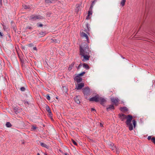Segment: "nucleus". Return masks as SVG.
<instances>
[{
	"label": "nucleus",
	"mask_w": 155,
	"mask_h": 155,
	"mask_svg": "<svg viewBox=\"0 0 155 155\" xmlns=\"http://www.w3.org/2000/svg\"><path fill=\"white\" fill-rule=\"evenodd\" d=\"M91 52L88 46L87 45H85L84 46H80V54H86V52L88 53V54Z\"/></svg>",
	"instance_id": "f257e3e1"
},
{
	"label": "nucleus",
	"mask_w": 155,
	"mask_h": 155,
	"mask_svg": "<svg viewBox=\"0 0 155 155\" xmlns=\"http://www.w3.org/2000/svg\"><path fill=\"white\" fill-rule=\"evenodd\" d=\"M127 120L126 121V124L128 126L129 129L131 131L133 130V126L131 121L133 119V117L130 115H128L127 116Z\"/></svg>",
	"instance_id": "f03ea898"
},
{
	"label": "nucleus",
	"mask_w": 155,
	"mask_h": 155,
	"mask_svg": "<svg viewBox=\"0 0 155 155\" xmlns=\"http://www.w3.org/2000/svg\"><path fill=\"white\" fill-rule=\"evenodd\" d=\"M82 92L85 98H87V97L90 95V91L88 87H85L83 89Z\"/></svg>",
	"instance_id": "7ed1b4c3"
},
{
	"label": "nucleus",
	"mask_w": 155,
	"mask_h": 155,
	"mask_svg": "<svg viewBox=\"0 0 155 155\" xmlns=\"http://www.w3.org/2000/svg\"><path fill=\"white\" fill-rule=\"evenodd\" d=\"M43 18V17L40 15H35L30 16V19L32 21H35L38 19H42Z\"/></svg>",
	"instance_id": "20e7f679"
},
{
	"label": "nucleus",
	"mask_w": 155,
	"mask_h": 155,
	"mask_svg": "<svg viewBox=\"0 0 155 155\" xmlns=\"http://www.w3.org/2000/svg\"><path fill=\"white\" fill-rule=\"evenodd\" d=\"M110 101L113 104L117 105L118 103L119 102V99L117 97H112L110 98Z\"/></svg>",
	"instance_id": "39448f33"
},
{
	"label": "nucleus",
	"mask_w": 155,
	"mask_h": 155,
	"mask_svg": "<svg viewBox=\"0 0 155 155\" xmlns=\"http://www.w3.org/2000/svg\"><path fill=\"white\" fill-rule=\"evenodd\" d=\"M86 54H80L81 56H83L84 58L82 61H86L88 60L89 58L90 57V56L89 55V54H88V53L86 52Z\"/></svg>",
	"instance_id": "423d86ee"
},
{
	"label": "nucleus",
	"mask_w": 155,
	"mask_h": 155,
	"mask_svg": "<svg viewBox=\"0 0 155 155\" xmlns=\"http://www.w3.org/2000/svg\"><path fill=\"white\" fill-rule=\"evenodd\" d=\"M99 96L98 95H96L94 97H92L89 99V101H95L96 102H99Z\"/></svg>",
	"instance_id": "0eeeda50"
},
{
	"label": "nucleus",
	"mask_w": 155,
	"mask_h": 155,
	"mask_svg": "<svg viewBox=\"0 0 155 155\" xmlns=\"http://www.w3.org/2000/svg\"><path fill=\"white\" fill-rule=\"evenodd\" d=\"M74 80L78 83L82 81V78H81L79 75L76 76L74 78Z\"/></svg>",
	"instance_id": "6e6552de"
},
{
	"label": "nucleus",
	"mask_w": 155,
	"mask_h": 155,
	"mask_svg": "<svg viewBox=\"0 0 155 155\" xmlns=\"http://www.w3.org/2000/svg\"><path fill=\"white\" fill-rule=\"evenodd\" d=\"M84 86V84L83 83H77L76 85V88L77 90H80Z\"/></svg>",
	"instance_id": "1a4fd4ad"
},
{
	"label": "nucleus",
	"mask_w": 155,
	"mask_h": 155,
	"mask_svg": "<svg viewBox=\"0 0 155 155\" xmlns=\"http://www.w3.org/2000/svg\"><path fill=\"white\" fill-rule=\"evenodd\" d=\"M119 118L122 121L124 120V119H126L127 116L125 114H118Z\"/></svg>",
	"instance_id": "9d476101"
},
{
	"label": "nucleus",
	"mask_w": 155,
	"mask_h": 155,
	"mask_svg": "<svg viewBox=\"0 0 155 155\" xmlns=\"http://www.w3.org/2000/svg\"><path fill=\"white\" fill-rule=\"evenodd\" d=\"M46 110H47V111L48 112V113L50 117V118H52V114L51 111V110H50V109L49 107L48 106H47L46 107Z\"/></svg>",
	"instance_id": "9b49d317"
},
{
	"label": "nucleus",
	"mask_w": 155,
	"mask_h": 155,
	"mask_svg": "<svg viewBox=\"0 0 155 155\" xmlns=\"http://www.w3.org/2000/svg\"><path fill=\"white\" fill-rule=\"evenodd\" d=\"M99 102H100V104L101 105H103L104 104V103L106 102V100L104 98L99 96Z\"/></svg>",
	"instance_id": "f8f14e48"
},
{
	"label": "nucleus",
	"mask_w": 155,
	"mask_h": 155,
	"mask_svg": "<svg viewBox=\"0 0 155 155\" xmlns=\"http://www.w3.org/2000/svg\"><path fill=\"white\" fill-rule=\"evenodd\" d=\"M81 37L85 38L86 39V41L88 42L89 38L88 36L86 34L83 32H81Z\"/></svg>",
	"instance_id": "ddd939ff"
},
{
	"label": "nucleus",
	"mask_w": 155,
	"mask_h": 155,
	"mask_svg": "<svg viewBox=\"0 0 155 155\" xmlns=\"http://www.w3.org/2000/svg\"><path fill=\"white\" fill-rule=\"evenodd\" d=\"M114 107L113 104H111L109 105L108 107H107L106 110L107 111H109L110 110H114Z\"/></svg>",
	"instance_id": "4468645a"
},
{
	"label": "nucleus",
	"mask_w": 155,
	"mask_h": 155,
	"mask_svg": "<svg viewBox=\"0 0 155 155\" xmlns=\"http://www.w3.org/2000/svg\"><path fill=\"white\" fill-rule=\"evenodd\" d=\"M74 100L75 102L78 104H79L80 103V97L79 96H76L74 98Z\"/></svg>",
	"instance_id": "2eb2a0df"
},
{
	"label": "nucleus",
	"mask_w": 155,
	"mask_h": 155,
	"mask_svg": "<svg viewBox=\"0 0 155 155\" xmlns=\"http://www.w3.org/2000/svg\"><path fill=\"white\" fill-rule=\"evenodd\" d=\"M86 29H85V31L87 33H88L90 31V25L88 23H86Z\"/></svg>",
	"instance_id": "dca6fc26"
},
{
	"label": "nucleus",
	"mask_w": 155,
	"mask_h": 155,
	"mask_svg": "<svg viewBox=\"0 0 155 155\" xmlns=\"http://www.w3.org/2000/svg\"><path fill=\"white\" fill-rule=\"evenodd\" d=\"M57 1V0H45L46 3H55Z\"/></svg>",
	"instance_id": "f3484780"
},
{
	"label": "nucleus",
	"mask_w": 155,
	"mask_h": 155,
	"mask_svg": "<svg viewBox=\"0 0 155 155\" xmlns=\"http://www.w3.org/2000/svg\"><path fill=\"white\" fill-rule=\"evenodd\" d=\"M14 111L16 114H17L20 111V109L19 107H15L14 108Z\"/></svg>",
	"instance_id": "a211bd4d"
},
{
	"label": "nucleus",
	"mask_w": 155,
	"mask_h": 155,
	"mask_svg": "<svg viewBox=\"0 0 155 155\" xmlns=\"http://www.w3.org/2000/svg\"><path fill=\"white\" fill-rule=\"evenodd\" d=\"M39 142L40 143V145L42 147H45L47 149L48 148V147L45 143H42L41 141H39Z\"/></svg>",
	"instance_id": "6ab92c4d"
},
{
	"label": "nucleus",
	"mask_w": 155,
	"mask_h": 155,
	"mask_svg": "<svg viewBox=\"0 0 155 155\" xmlns=\"http://www.w3.org/2000/svg\"><path fill=\"white\" fill-rule=\"evenodd\" d=\"M83 67L86 69L88 70L90 68V67L86 63H84L83 64Z\"/></svg>",
	"instance_id": "aec40b11"
},
{
	"label": "nucleus",
	"mask_w": 155,
	"mask_h": 155,
	"mask_svg": "<svg viewBox=\"0 0 155 155\" xmlns=\"http://www.w3.org/2000/svg\"><path fill=\"white\" fill-rule=\"evenodd\" d=\"M74 64V62H72L71 64L69 65V66L68 68V70L69 71H71L72 69Z\"/></svg>",
	"instance_id": "412c9836"
},
{
	"label": "nucleus",
	"mask_w": 155,
	"mask_h": 155,
	"mask_svg": "<svg viewBox=\"0 0 155 155\" xmlns=\"http://www.w3.org/2000/svg\"><path fill=\"white\" fill-rule=\"evenodd\" d=\"M92 14V10H89L88 13V15L87 17L86 18V19H88L89 18L90 15Z\"/></svg>",
	"instance_id": "4be33fe9"
},
{
	"label": "nucleus",
	"mask_w": 155,
	"mask_h": 155,
	"mask_svg": "<svg viewBox=\"0 0 155 155\" xmlns=\"http://www.w3.org/2000/svg\"><path fill=\"white\" fill-rule=\"evenodd\" d=\"M46 34V33L45 31H41L38 34V35H42V36H43L45 35Z\"/></svg>",
	"instance_id": "5701e85b"
},
{
	"label": "nucleus",
	"mask_w": 155,
	"mask_h": 155,
	"mask_svg": "<svg viewBox=\"0 0 155 155\" xmlns=\"http://www.w3.org/2000/svg\"><path fill=\"white\" fill-rule=\"evenodd\" d=\"M120 110L121 111H128V109L126 107H121L120 108Z\"/></svg>",
	"instance_id": "b1692460"
},
{
	"label": "nucleus",
	"mask_w": 155,
	"mask_h": 155,
	"mask_svg": "<svg viewBox=\"0 0 155 155\" xmlns=\"http://www.w3.org/2000/svg\"><path fill=\"white\" fill-rule=\"evenodd\" d=\"M126 1V0H122L121 1L120 4L122 7L124 5Z\"/></svg>",
	"instance_id": "393cba45"
},
{
	"label": "nucleus",
	"mask_w": 155,
	"mask_h": 155,
	"mask_svg": "<svg viewBox=\"0 0 155 155\" xmlns=\"http://www.w3.org/2000/svg\"><path fill=\"white\" fill-rule=\"evenodd\" d=\"M6 125L7 127H10L12 126L11 124L9 122H7L6 123Z\"/></svg>",
	"instance_id": "a878e982"
},
{
	"label": "nucleus",
	"mask_w": 155,
	"mask_h": 155,
	"mask_svg": "<svg viewBox=\"0 0 155 155\" xmlns=\"http://www.w3.org/2000/svg\"><path fill=\"white\" fill-rule=\"evenodd\" d=\"M22 6L25 9H31L29 5H22Z\"/></svg>",
	"instance_id": "bb28decb"
},
{
	"label": "nucleus",
	"mask_w": 155,
	"mask_h": 155,
	"mask_svg": "<svg viewBox=\"0 0 155 155\" xmlns=\"http://www.w3.org/2000/svg\"><path fill=\"white\" fill-rule=\"evenodd\" d=\"M114 144H111L110 145V148L112 149V150H114L115 148V147L114 146Z\"/></svg>",
	"instance_id": "cd10ccee"
},
{
	"label": "nucleus",
	"mask_w": 155,
	"mask_h": 155,
	"mask_svg": "<svg viewBox=\"0 0 155 155\" xmlns=\"http://www.w3.org/2000/svg\"><path fill=\"white\" fill-rule=\"evenodd\" d=\"M133 124L134 125V128H135L136 126V121L134 119L132 120Z\"/></svg>",
	"instance_id": "c85d7f7f"
},
{
	"label": "nucleus",
	"mask_w": 155,
	"mask_h": 155,
	"mask_svg": "<svg viewBox=\"0 0 155 155\" xmlns=\"http://www.w3.org/2000/svg\"><path fill=\"white\" fill-rule=\"evenodd\" d=\"M20 90L22 91H24L25 90V88L24 87H21L20 88Z\"/></svg>",
	"instance_id": "c756f323"
},
{
	"label": "nucleus",
	"mask_w": 155,
	"mask_h": 155,
	"mask_svg": "<svg viewBox=\"0 0 155 155\" xmlns=\"http://www.w3.org/2000/svg\"><path fill=\"white\" fill-rule=\"evenodd\" d=\"M72 143H73L76 146H77L78 144L77 143H76V142L74 141V140L73 139H72Z\"/></svg>",
	"instance_id": "7c9ffc66"
},
{
	"label": "nucleus",
	"mask_w": 155,
	"mask_h": 155,
	"mask_svg": "<svg viewBox=\"0 0 155 155\" xmlns=\"http://www.w3.org/2000/svg\"><path fill=\"white\" fill-rule=\"evenodd\" d=\"M152 141L155 144V138L154 137H153L151 139Z\"/></svg>",
	"instance_id": "2f4dec72"
},
{
	"label": "nucleus",
	"mask_w": 155,
	"mask_h": 155,
	"mask_svg": "<svg viewBox=\"0 0 155 155\" xmlns=\"http://www.w3.org/2000/svg\"><path fill=\"white\" fill-rule=\"evenodd\" d=\"M85 73H86L85 72L83 71L81 73H80L78 75H79L80 76H82L84 74H85Z\"/></svg>",
	"instance_id": "473e14b6"
},
{
	"label": "nucleus",
	"mask_w": 155,
	"mask_h": 155,
	"mask_svg": "<svg viewBox=\"0 0 155 155\" xmlns=\"http://www.w3.org/2000/svg\"><path fill=\"white\" fill-rule=\"evenodd\" d=\"M93 4H91V5H90V8L89 9V10H92V8H93Z\"/></svg>",
	"instance_id": "72a5a7b5"
},
{
	"label": "nucleus",
	"mask_w": 155,
	"mask_h": 155,
	"mask_svg": "<svg viewBox=\"0 0 155 155\" xmlns=\"http://www.w3.org/2000/svg\"><path fill=\"white\" fill-rule=\"evenodd\" d=\"M53 41H54V42H55V43H58V42H59V41H58L56 39H51Z\"/></svg>",
	"instance_id": "f704fd0d"
},
{
	"label": "nucleus",
	"mask_w": 155,
	"mask_h": 155,
	"mask_svg": "<svg viewBox=\"0 0 155 155\" xmlns=\"http://www.w3.org/2000/svg\"><path fill=\"white\" fill-rule=\"evenodd\" d=\"M46 98L48 100H50V97L48 95H47Z\"/></svg>",
	"instance_id": "c9c22d12"
},
{
	"label": "nucleus",
	"mask_w": 155,
	"mask_h": 155,
	"mask_svg": "<svg viewBox=\"0 0 155 155\" xmlns=\"http://www.w3.org/2000/svg\"><path fill=\"white\" fill-rule=\"evenodd\" d=\"M37 127L34 126H33L32 127L31 129L33 130H35L36 129Z\"/></svg>",
	"instance_id": "e433bc0d"
},
{
	"label": "nucleus",
	"mask_w": 155,
	"mask_h": 155,
	"mask_svg": "<svg viewBox=\"0 0 155 155\" xmlns=\"http://www.w3.org/2000/svg\"><path fill=\"white\" fill-rule=\"evenodd\" d=\"M96 1L97 0H94L92 2V3L91 4H93L94 6L95 4V2H96Z\"/></svg>",
	"instance_id": "4c0bfd02"
},
{
	"label": "nucleus",
	"mask_w": 155,
	"mask_h": 155,
	"mask_svg": "<svg viewBox=\"0 0 155 155\" xmlns=\"http://www.w3.org/2000/svg\"><path fill=\"white\" fill-rule=\"evenodd\" d=\"M81 66H82V65H81V64H80L79 65V66L77 67V69L78 70L79 69L81 68Z\"/></svg>",
	"instance_id": "58836bf2"
},
{
	"label": "nucleus",
	"mask_w": 155,
	"mask_h": 155,
	"mask_svg": "<svg viewBox=\"0 0 155 155\" xmlns=\"http://www.w3.org/2000/svg\"><path fill=\"white\" fill-rule=\"evenodd\" d=\"M32 28L30 26H27L26 27V29H31Z\"/></svg>",
	"instance_id": "ea45409f"
},
{
	"label": "nucleus",
	"mask_w": 155,
	"mask_h": 155,
	"mask_svg": "<svg viewBox=\"0 0 155 155\" xmlns=\"http://www.w3.org/2000/svg\"><path fill=\"white\" fill-rule=\"evenodd\" d=\"M43 26V25L42 24H39L38 25V27H41Z\"/></svg>",
	"instance_id": "a19ab883"
},
{
	"label": "nucleus",
	"mask_w": 155,
	"mask_h": 155,
	"mask_svg": "<svg viewBox=\"0 0 155 155\" xmlns=\"http://www.w3.org/2000/svg\"><path fill=\"white\" fill-rule=\"evenodd\" d=\"M151 136H149L147 137V139L148 140H151Z\"/></svg>",
	"instance_id": "79ce46f5"
},
{
	"label": "nucleus",
	"mask_w": 155,
	"mask_h": 155,
	"mask_svg": "<svg viewBox=\"0 0 155 155\" xmlns=\"http://www.w3.org/2000/svg\"><path fill=\"white\" fill-rule=\"evenodd\" d=\"M3 36V34L1 32H0V37H2Z\"/></svg>",
	"instance_id": "37998d69"
},
{
	"label": "nucleus",
	"mask_w": 155,
	"mask_h": 155,
	"mask_svg": "<svg viewBox=\"0 0 155 155\" xmlns=\"http://www.w3.org/2000/svg\"><path fill=\"white\" fill-rule=\"evenodd\" d=\"M33 46V44L32 43H31L29 44L28 46L29 47H31Z\"/></svg>",
	"instance_id": "c03bdc74"
},
{
	"label": "nucleus",
	"mask_w": 155,
	"mask_h": 155,
	"mask_svg": "<svg viewBox=\"0 0 155 155\" xmlns=\"http://www.w3.org/2000/svg\"><path fill=\"white\" fill-rule=\"evenodd\" d=\"M33 49L35 50H37V48L35 47H33Z\"/></svg>",
	"instance_id": "a18cd8bd"
},
{
	"label": "nucleus",
	"mask_w": 155,
	"mask_h": 155,
	"mask_svg": "<svg viewBox=\"0 0 155 155\" xmlns=\"http://www.w3.org/2000/svg\"><path fill=\"white\" fill-rule=\"evenodd\" d=\"M96 111L95 110V109L94 108H92L91 109V111Z\"/></svg>",
	"instance_id": "49530a36"
},
{
	"label": "nucleus",
	"mask_w": 155,
	"mask_h": 155,
	"mask_svg": "<svg viewBox=\"0 0 155 155\" xmlns=\"http://www.w3.org/2000/svg\"><path fill=\"white\" fill-rule=\"evenodd\" d=\"M100 126H101V127H103V125H102L101 123H100Z\"/></svg>",
	"instance_id": "de8ad7c7"
},
{
	"label": "nucleus",
	"mask_w": 155,
	"mask_h": 155,
	"mask_svg": "<svg viewBox=\"0 0 155 155\" xmlns=\"http://www.w3.org/2000/svg\"><path fill=\"white\" fill-rule=\"evenodd\" d=\"M2 0H0V4H1V5H2Z\"/></svg>",
	"instance_id": "09e8293b"
},
{
	"label": "nucleus",
	"mask_w": 155,
	"mask_h": 155,
	"mask_svg": "<svg viewBox=\"0 0 155 155\" xmlns=\"http://www.w3.org/2000/svg\"><path fill=\"white\" fill-rule=\"evenodd\" d=\"M120 56L122 58H123V59H125V58H124V57H123V56H122L121 55H120Z\"/></svg>",
	"instance_id": "8fccbe9b"
},
{
	"label": "nucleus",
	"mask_w": 155,
	"mask_h": 155,
	"mask_svg": "<svg viewBox=\"0 0 155 155\" xmlns=\"http://www.w3.org/2000/svg\"><path fill=\"white\" fill-rule=\"evenodd\" d=\"M13 28L14 30H16V28L15 27H13Z\"/></svg>",
	"instance_id": "3c124183"
},
{
	"label": "nucleus",
	"mask_w": 155,
	"mask_h": 155,
	"mask_svg": "<svg viewBox=\"0 0 155 155\" xmlns=\"http://www.w3.org/2000/svg\"><path fill=\"white\" fill-rule=\"evenodd\" d=\"M64 155H67V153H65L64 154Z\"/></svg>",
	"instance_id": "603ef678"
},
{
	"label": "nucleus",
	"mask_w": 155,
	"mask_h": 155,
	"mask_svg": "<svg viewBox=\"0 0 155 155\" xmlns=\"http://www.w3.org/2000/svg\"><path fill=\"white\" fill-rule=\"evenodd\" d=\"M44 154H45V155H47V154L46 153H45Z\"/></svg>",
	"instance_id": "864d4df0"
},
{
	"label": "nucleus",
	"mask_w": 155,
	"mask_h": 155,
	"mask_svg": "<svg viewBox=\"0 0 155 155\" xmlns=\"http://www.w3.org/2000/svg\"><path fill=\"white\" fill-rule=\"evenodd\" d=\"M37 155H40V154H39V153H37Z\"/></svg>",
	"instance_id": "5fc2aeb1"
},
{
	"label": "nucleus",
	"mask_w": 155,
	"mask_h": 155,
	"mask_svg": "<svg viewBox=\"0 0 155 155\" xmlns=\"http://www.w3.org/2000/svg\"><path fill=\"white\" fill-rule=\"evenodd\" d=\"M13 23V21H12L11 22V23Z\"/></svg>",
	"instance_id": "6e6d98bb"
}]
</instances>
